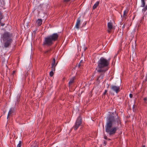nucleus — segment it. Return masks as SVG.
I'll use <instances>...</instances> for the list:
<instances>
[{
	"label": "nucleus",
	"instance_id": "79ce46f5",
	"mask_svg": "<svg viewBox=\"0 0 147 147\" xmlns=\"http://www.w3.org/2000/svg\"><path fill=\"white\" fill-rule=\"evenodd\" d=\"M125 26V25H123V28H124Z\"/></svg>",
	"mask_w": 147,
	"mask_h": 147
},
{
	"label": "nucleus",
	"instance_id": "7ed1b4c3",
	"mask_svg": "<svg viewBox=\"0 0 147 147\" xmlns=\"http://www.w3.org/2000/svg\"><path fill=\"white\" fill-rule=\"evenodd\" d=\"M107 60L103 57H101L98 61L97 66L96 70L101 71H107L109 68V66L110 63L109 60Z\"/></svg>",
	"mask_w": 147,
	"mask_h": 147
},
{
	"label": "nucleus",
	"instance_id": "37998d69",
	"mask_svg": "<svg viewBox=\"0 0 147 147\" xmlns=\"http://www.w3.org/2000/svg\"><path fill=\"white\" fill-rule=\"evenodd\" d=\"M9 81H10V79L9 78Z\"/></svg>",
	"mask_w": 147,
	"mask_h": 147
},
{
	"label": "nucleus",
	"instance_id": "9d476101",
	"mask_svg": "<svg viewBox=\"0 0 147 147\" xmlns=\"http://www.w3.org/2000/svg\"><path fill=\"white\" fill-rule=\"evenodd\" d=\"M81 17H79L77 20L76 24L75 26V27L77 29L79 28V26L80 24Z\"/></svg>",
	"mask_w": 147,
	"mask_h": 147
},
{
	"label": "nucleus",
	"instance_id": "b1692460",
	"mask_svg": "<svg viewBox=\"0 0 147 147\" xmlns=\"http://www.w3.org/2000/svg\"><path fill=\"white\" fill-rule=\"evenodd\" d=\"M147 10V6L146 5L145 7L143 9V11H145Z\"/></svg>",
	"mask_w": 147,
	"mask_h": 147
},
{
	"label": "nucleus",
	"instance_id": "f8f14e48",
	"mask_svg": "<svg viewBox=\"0 0 147 147\" xmlns=\"http://www.w3.org/2000/svg\"><path fill=\"white\" fill-rule=\"evenodd\" d=\"M42 20L41 19H39L36 21V24L38 26H40L42 24Z\"/></svg>",
	"mask_w": 147,
	"mask_h": 147
},
{
	"label": "nucleus",
	"instance_id": "cd10ccee",
	"mask_svg": "<svg viewBox=\"0 0 147 147\" xmlns=\"http://www.w3.org/2000/svg\"><path fill=\"white\" fill-rule=\"evenodd\" d=\"M58 129V132H60L61 131V128L60 127H59Z\"/></svg>",
	"mask_w": 147,
	"mask_h": 147
},
{
	"label": "nucleus",
	"instance_id": "f3484780",
	"mask_svg": "<svg viewBox=\"0 0 147 147\" xmlns=\"http://www.w3.org/2000/svg\"><path fill=\"white\" fill-rule=\"evenodd\" d=\"M104 138L105 139L109 141L111 140V139L110 138H108L107 137L106 135L105 134H104Z\"/></svg>",
	"mask_w": 147,
	"mask_h": 147
},
{
	"label": "nucleus",
	"instance_id": "c9c22d12",
	"mask_svg": "<svg viewBox=\"0 0 147 147\" xmlns=\"http://www.w3.org/2000/svg\"><path fill=\"white\" fill-rule=\"evenodd\" d=\"M37 30V29L36 30H35L33 31V32L34 33V34H35L36 33V32Z\"/></svg>",
	"mask_w": 147,
	"mask_h": 147
},
{
	"label": "nucleus",
	"instance_id": "e433bc0d",
	"mask_svg": "<svg viewBox=\"0 0 147 147\" xmlns=\"http://www.w3.org/2000/svg\"><path fill=\"white\" fill-rule=\"evenodd\" d=\"M15 73V71H13V72L12 74V75H13V76H14V74Z\"/></svg>",
	"mask_w": 147,
	"mask_h": 147
},
{
	"label": "nucleus",
	"instance_id": "412c9836",
	"mask_svg": "<svg viewBox=\"0 0 147 147\" xmlns=\"http://www.w3.org/2000/svg\"><path fill=\"white\" fill-rule=\"evenodd\" d=\"M22 145V142L21 141H19V143L17 145V147H21Z\"/></svg>",
	"mask_w": 147,
	"mask_h": 147
},
{
	"label": "nucleus",
	"instance_id": "f257e3e1",
	"mask_svg": "<svg viewBox=\"0 0 147 147\" xmlns=\"http://www.w3.org/2000/svg\"><path fill=\"white\" fill-rule=\"evenodd\" d=\"M121 123L120 118L119 117L118 113L116 112L112 113L109 115L105 127V131L109 136H113L119 129L118 127L113 126H115L117 123L118 126L119 124H121Z\"/></svg>",
	"mask_w": 147,
	"mask_h": 147
},
{
	"label": "nucleus",
	"instance_id": "5701e85b",
	"mask_svg": "<svg viewBox=\"0 0 147 147\" xmlns=\"http://www.w3.org/2000/svg\"><path fill=\"white\" fill-rule=\"evenodd\" d=\"M107 90H105V92H104V93H103V96H105V95L107 94Z\"/></svg>",
	"mask_w": 147,
	"mask_h": 147
},
{
	"label": "nucleus",
	"instance_id": "7c9ffc66",
	"mask_svg": "<svg viewBox=\"0 0 147 147\" xmlns=\"http://www.w3.org/2000/svg\"><path fill=\"white\" fill-rule=\"evenodd\" d=\"M129 96L130 98H132L133 97V95L131 94H130Z\"/></svg>",
	"mask_w": 147,
	"mask_h": 147
},
{
	"label": "nucleus",
	"instance_id": "f03ea898",
	"mask_svg": "<svg viewBox=\"0 0 147 147\" xmlns=\"http://www.w3.org/2000/svg\"><path fill=\"white\" fill-rule=\"evenodd\" d=\"M13 36L12 33L5 32L1 35V38L4 42V47L8 48L13 42Z\"/></svg>",
	"mask_w": 147,
	"mask_h": 147
},
{
	"label": "nucleus",
	"instance_id": "423d86ee",
	"mask_svg": "<svg viewBox=\"0 0 147 147\" xmlns=\"http://www.w3.org/2000/svg\"><path fill=\"white\" fill-rule=\"evenodd\" d=\"M97 72L99 74V76L98 77L97 80L99 82L105 76V74L107 71H101L100 70H96Z\"/></svg>",
	"mask_w": 147,
	"mask_h": 147
},
{
	"label": "nucleus",
	"instance_id": "9b49d317",
	"mask_svg": "<svg viewBox=\"0 0 147 147\" xmlns=\"http://www.w3.org/2000/svg\"><path fill=\"white\" fill-rule=\"evenodd\" d=\"M76 77L74 76L73 77H72L70 80V81L69 82V86H70V85L72 84L74 82V80L76 79Z\"/></svg>",
	"mask_w": 147,
	"mask_h": 147
},
{
	"label": "nucleus",
	"instance_id": "dca6fc26",
	"mask_svg": "<svg viewBox=\"0 0 147 147\" xmlns=\"http://www.w3.org/2000/svg\"><path fill=\"white\" fill-rule=\"evenodd\" d=\"M20 94H18V95L17 96V101L16 102V103H18L20 101Z\"/></svg>",
	"mask_w": 147,
	"mask_h": 147
},
{
	"label": "nucleus",
	"instance_id": "bb28decb",
	"mask_svg": "<svg viewBox=\"0 0 147 147\" xmlns=\"http://www.w3.org/2000/svg\"><path fill=\"white\" fill-rule=\"evenodd\" d=\"M82 65V64L81 63H79L78 65V67L79 68Z\"/></svg>",
	"mask_w": 147,
	"mask_h": 147
},
{
	"label": "nucleus",
	"instance_id": "6e6552de",
	"mask_svg": "<svg viewBox=\"0 0 147 147\" xmlns=\"http://www.w3.org/2000/svg\"><path fill=\"white\" fill-rule=\"evenodd\" d=\"M107 27L108 28V32L109 33H110L113 28L112 23L111 22H108L107 23Z\"/></svg>",
	"mask_w": 147,
	"mask_h": 147
},
{
	"label": "nucleus",
	"instance_id": "2f4dec72",
	"mask_svg": "<svg viewBox=\"0 0 147 147\" xmlns=\"http://www.w3.org/2000/svg\"><path fill=\"white\" fill-rule=\"evenodd\" d=\"M38 145L37 144V145H35L34 146H33V147H38Z\"/></svg>",
	"mask_w": 147,
	"mask_h": 147
},
{
	"label": "nucleus",
	"instance_id": "2eb2a0df",
	"mask_svg": "<svg viewBox=\"0 0 147 147\" xmlns=\"http://www.w3.org/2000/svg\"><path fill=\"white\" fill-rule=\"evenodd\" d=\"M55 58H53V60L51 62V66H56L57 64L56 63L55 64Z\"/></svg>",
	"mask_w": 147,
	"mask_h": 147
},
{
	"label": "nucleus",
	"instance_id": "aec40b11",
	"mask_svg": "<svg viewBox=\"0 0 147 147\" xmlns=\"http://www.w3.org/2000/svg\"><path fill=\"white\" fill-rule=\"evenodd\" d=\"M55 66H51V71H55Z\"/></svg>",
	"mask_w": 147,
	"mask_h": 147
},
{
	"label": "nucleus",
	"instance_id": "4be33fe9",
	"mask_svg": "<svg viewBox=\"0 0 147 147\" xmlns=\"http://www.w3.org/2000/svg\"><path fill=\"white\" fill-rule=\"evenodd\" d=\"M54 75L53 71H51L49 73V75L51 77H52Z\"/></svg>",
	"mask_w": 147,
	"mask_h": 147
},
{
	"label": "nucleus",
	"instance_id": "a878e982",
	"mask_svg": "<svg viewBox=\"0 0 147 147\" xmlns=\"http://www.w3.org/2000/svg\"><path fill=\"white\" fill-rule=\"evenodd\" d=\"M70 0H63V2L67 3Z\"/></svg>",
	"mask_w": 147,
	"mask_h": 147
},
{
	"label": "nucleus",
	"instance_id": "4468645a",
	"mask_svg": "<svg viewBox=\"0 0 147 147\" xmlns=\"http://www.w3.org/2000/svg\"><path fill=\"white\" fill-rule=\"evenodd\" d=\"M99 3V2L98 1L92 7L93 9H94L96 8L98 6Z\"/></svg>",
	"mask_w": 147,
	"mask_h": 147
},
{
	"label": "nucleus",
	"instance_id": "473e14b6",
	"mask_svg": "<svg viewBox=\"0 0 147 147\" xmlns=\"http://www.w3.org/2000/svg\"><path fill=\"white\" fill-rule=\"evenodd\" d=\"M13 75H12L11 74L10 76V78H13Z\"/></svg>",
	"mask_w": 147,
	"mask_h": 147
},
{
	"label": "nucleus",
	"instance_id": "f704fd0d",
	"mask_svg": "<svg viewBox=\"0 0 147 147\" xmlns=\"http://www.w3.org/2000/svg\"><path fill=\"white\" fill-rule=\"evenodd\" d=\"M144 100L145 101H146V100H147V98H144Z\"/></svg>",
	"mask_w": 147,
	"mask_h": 147
},
{
	"label": "nucleus",
	"instance_id": "0eeeda50",
	"mask_svg": "<svg viewBox=\"0 0 147 147\" xmlns=\"http://www.w3.org/2000/svg\"><path fill=\"white\" fill-rule=\"evenodd\" d=\"M120 88L119 86H116L114 85H111V89L117 94L120 92Z\"/></svg>",
	"mask_w": 147,
	"mask_h": 147
},
{
	"label": "nucleus",
	"instance_id": "6ab92c4d",
	"mask_svg": "<svg viewBox=\"0 0 147 147\" xmlns=\"http://www.w3.org/2000/svg\"><path fill=\"white\" fill-rule=\"evenodd\" d=\"M52 50V49H50L45 51L44 53L45 54H47V53H50Z\"/></svg>",
	"mask_w": 147,
	"mask_h": 147
},
{
	"label": "nucleus",
	"instance_id": "c756f323",
	"mask_svg": "<svg viewBox=\"0 0 147 147\" xmlns=\"http://www.w3.org/2000/svg\"><path fill=\"white\" fill-rule=\"evenodd\" d=\"M43 5H42H42L40 4L38 6V8H39V7H40V8H42V7Z\"/></svg>",
	"mask_w": 147,
	"mask_h": 147
},
{
	"label": "nucleus",
	"instance_id": "58836bf2",
	"mask_svg": "<svg viewBox=\"0 0 147 147\" xmlns=\"http://www.w3.org/2000/svg\"><path fill=\"white\" fill-rule=\"evenodd\" d=\"M86 23H87V22H86L85 24H84V25H83L82 26V27H83L86 24Z\"/></svg>",
	"mask_w": 147,
	"mask_h": 147
},
{
	"label": "nucleus",
	"instance_id": "a19ab883",
	"mask_svg": "<svg viewBox=\"0 0 147 147\" xmlns=\"http://www.w3.org/2000/svg\"><path fill=\"white\" fill-rule=\"evenodd\" d=\"M142 147H145V145H143Z\"/></svg>",
	"mask_w": 147,
	"mask_h": 147
},
{
	"label": "nucleus",
	"instance_id": "39448f33",
	"mask_svg": "<svg viewBox=\"0 0 147 147\" xmlns=\"http://www.w3.org/2000/svg\"><path fill=\"white\" fill-rule=\"evenodd\" d=\"M82 122V120L81 117L79 116L76 121L75 124L73 128L75 130H76L81 125Z\"/></svg>",
	"mask_w": 147,
	"mask_h": 147
},
{
	"label": "nucleus",
	"instance_id": "72a5a7b5",
	"mask_svg": "<svg viewBox=\"0 0 147 147\" xmlns=\"http://www.w3.org/2000/svg\"><path fill=\"white\" fill-rule=\"evenodd\" d=\"M107 144V142L105 141H104V144L105 145H106Z\"/></svg>",
	"mask_w": 147,
	"mask_h": 147
},
{
	"label": "nucleus",
	"instance_id": "a211bd4d",
	"mask_svg": "<svg viewBox=\"0 0 147 147\" xmlns=\"http://www.w3.org/2000/svg\"><path fill=\"white\" fill-rule=\"evenodd\" d=\"M142 2V5L141 6L142 7H144L145 5V0H141Z\"/></svg>",
	"mask_w": 147,
	"mask_h": 147
},
{
	"label": "nucleus",
	"instance_id": "4c0bfd02",
	"mask_svg": "<svg viewBox=\"0 0 147 147\" xmlns=\"http://www.w3.org/2000/svg\"><path fill=\"white\" fill-rule=\"evenodd\" d=\"M135 107V105H134L133 106V111H134V108Z\"/></svg>",
	"mask_w": 147,
	"mask_h": 147
},
{
	"label": "nucleus",
	"instance_id": "ea45409f",
	"mask_svg": "<svg viewBox=\"0 0 147 147\" xmlns=\"http://www.w3.org/2000/svg\"><path fill=\"white\" fill-rule=\"evenodd\" d=\"M83 60H81L80 62V63H81V64H82V63H83Z\"/></svg>",
	"mask_w": 147,
	"mask_h": 147
},
{
	"label": "nucleus",
	"instance_id": "c85d7f7f",
	"mask_svg": "<svg viewBox=\"0 0 147 147\" xmlns=\"http://www.w3.org/2000/svg\"><path fill=\"white\" fill-rule=\"evenodd\" d=\"M0 24H1V26H3L5 25V24L1 22L0 23Z\"/></svg>",
	"mask_w": 147,
	"mask_h": 147
},
{
	"label": "nucleus",
	"instance_id": "393cba45",
	"mask_svg": "<svg viewBox=\"0 0 147 147\" xmlns=\"http://www.w3.org/2000/svg\"><path fill=\"white\" fill-rule=\"evenodd\" d=\"M28 71H27L26 72V73L25 74V77H27L28 76Z\"/></svg>",
	"mask_w": 147,
	"mask_h": 147
},
{
	"label": "nucleus",
	"instance_id": "ddd939ff",
	"mask_svg": "<svg viewBox=\"0 0 147 147\" xmlns=\"http://www.w3.org/2000/svg\"><path fill=\"white\" fill-rule=\"evenodd\" d=\"M128 12V11L127 9H126L123 12V18H125V19L126 18V17L127 16V14Z\"/></svg>",
	"mask_w": 147,
	"mask_h": 147
},
{
	"label": "nucleus",
	"instance_id": "20e7f679",
	"mask_svg": "<svg viewBox=\"0 0 147 147\" xmlns=\"http://www.w3.org/2000/svg\"><path fill=\"white\" fill-rule=\"evenodd\" d=\"M59 36V35L57 33H53L47 36L45 38L43 45L48 46H51L54 42L57 40Z\"/></svg>",
	"mask_w": 147,
	"mask_h": 147
},
{
	"label": "nucleus",
	"instance_id": "1a4fd4ad",
	"mask_svg": "<svg viewBox=\"0 0 147 147\" xmlns=\"http://www.w3.org/2000/svg\"><path fill=\"white\" fill-rule=\"evenodd\" d=\"M15 111V108L14 107H11L10 108L9 111L8 112L7 118L11 116L13 114V113Z\"/></svg>",
	"mask_w": 147,
	"mask_h": 147
}]
</instances>
